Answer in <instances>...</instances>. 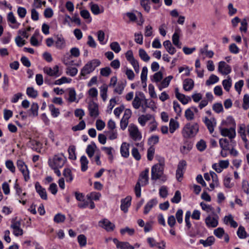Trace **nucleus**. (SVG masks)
<instances>
[{
	"instance_id": "nucleus-1",
	"label": "nucleus",
	"mask_w": 249,
	"mask_h": 249,
	"mask_svg": "<svg viewBox=\"0 0 249 249\" xmlns=\"http://www.w3.org/2000/svg\"><path fill=\"white\" fill-rule=\"evenodd\" d=\"M164 165V159H162L159 163L154 165L152 167V180L161 179L162 181H165L166 180V177L163 175Z\"/></svg>"
},
{
	"instance_id": "nucleus-2",
	"label": "nucleus",
	"mask_w": 249,
	"mask_h": 249,
	"mask_svg": "<svg viewBox=\"0 0 249 249\" xmlns=\"http://www.w3.org/2000/svg\"><path fill=\"white\" fill-rule=\"evenodd\" d=\"M199 130V126L196 123H187L183 128L182 134L185 138L194 137L196 135Z\"/></svg>"
},
{
	"instance_id": "nucleus-3",
	"label": "nucleus",
	"mask_w": 249,
	"mask_h": 249,
	"mask_svg": "<svg viewBox=\"0 0 249 249\" xmlns=\"http://www.w3.org/2000/svg\"><path fill=\"white\" fill-rule=\"evenodd\" d=\"M67 159L63 154L55 155L52 158L48 160V164L50 167L62 168L65 163Z\"/></svg>"
},
{
	"instance_id": "nucleus-4",
	"label": "nucleus",
	"mask_w": 249,
	"mask_h": 249,
	"mask_svg": "<svg viewBox=\"0 0 249 249\" xmlns=\"http://www.w3.org/2000/svg\"><path fill=\"white\" fill-rule=\"evenodd\" d=\"M100 61L98 59H93L88 62L81 69L80 74L85 76L88 74L92 72L95 69L100 65Z\"/></svg>"
},
{
	"instance_id": "nucleus-5",
	"label": "nucleus",
	"mask_w": 249,
	"mask_h": 249,
	"mask_svg": "<svg viewBox=\"0 0 249 249\" xmlns=\"http://www.w3.org/2000/svg\"><path fill=\"white\" fill-rule=\"evenodd\" d=\"M220 130L221 135L224 137H228L231 142L236 137V127H221Z\"/></svg>"
},
{
	"instance_id": "nucleus-6",
	"label": "nucleus",
	"mask_w": 249,
	"mask_h": 249,
	"mask_svg": "<svg viewBox=\"0 0 249 249\" xmlns=\"http://www.w3.org/2000/svg\"><path fill=\"white\" fill-rule=\"evenodd\" d=\"M128 131L130 137L133 141H140L142 139V134L136 125L131 124L129 126Z\"/></svg>"
},
{
	"instance_id": "nucleus-7",
	"label": "nucleus",
	"mask_w": 249,
	"mask_h": 249,
	"mask_svg": "<svg viewBox=\"0 0 249 249\" xmlns=\"http://www.w3.org/2000/svg\"><path fill=\"white\" fill-rule=\"evenodd\" d=\"M17 165L18 168L22 173L25 180L26 181H28L30 178V176L29 171L26 164L23 160H18L17 161Z\"/></svg>"
},
{
	"instance_id": "nucleus-8",
	"label": "nucleus",
	"mask_w": 249,
	"mask_h": 249,
	"mask_svg": "<svg viewBox=\"0 0 249 249\" xmlns=\"http://www.w3.org/2000/svg\"><path fill=\"white\" fill-rule=\"evenodd\" d=\"M21 223L19 221H17L13 219L11 221L10 228L13 230V233L16 236H21L23 232L20 228Z\"/></svg>"
},
{
	"instance_id": "nucleus-9",
	"label": "nucleus",
	"mask_w": 249,
	"mask_h": 249,
	"mask_svg": "<svg viewBox=\"0 0 249 249\" xmlns=\"http://www.w3.org/2000/svg\"><path fill=\"white\" fill-rule=\"evenodd\" d=\"M88 110L90 117L96 118L99 114V107L97 104L91 102L89 104Z\"/></svg>"
},
{
	"instance_id": "nucleus-10",
	"label": "nucleus",
	"mask_w": 249,
	"mask_h": 249,
	"mask_svg": "<svg viewBox=\"0 0 249 249\" xmlns=\"http://www.w3.org/2000/svg\"><path fill=\"white\" fill-rule=\"evenodd\" d=\"M43 71L47 75L54 77H57L61 74L59 71V67L57 65L54 66L53 68L45 67L43 69Z\"/></svg>"
},
{
	"instance_id": "nucleus-11",
	"label": "nucleus",
	"mask_w": 249,
	"mask_h": 249,
	"mask_svg": "<svg viewBox=\"0 0 249 249\" xmlns=\"http://www.w3.org/2000/svg\"><path fill=\"white\" fill-rule=\"evenodd\" d=\"M99 226L108 232L113 231L115 227V225L107 219L100 221Z\"/></svg>"
},
{
	"instance_id": "nucleus-12",
	"label": "nucleus",
	"mask_w": 249,
	"mask_h": 249,
	"mask_svg": "<svg viewBox=\"0 0 249 249\" xmlns=\"http://www.w3.org/2000/svg\"><path fill=\"white\" fill-rule=\"evenodd\" d=\"M54 44L55 47L59 50L63 49L65 47V39L61 35H58L55 36Z\"/></svg>"
},
{
	"instance_id": "nucleus-13",
	"label": "nucleus",
	"mask_w": 249,
	"mask_h": 249,
	"mask_svg": "<svg viewBox=\"0 0 249 249\" xmlns=\"http://www.w3.org/2000/svg\"><path fill=\"white\" fill-rule=\"evenodd\" d=\"M116 248L119 249H134V247L130 245L127 242H120L117 238L113 239Z\"/></svg>"
},
{
	"instance_id": "nucleus-14",
	"label": "nucleus",
	"mask_w": 249,
	"mask_h": 249,
	"mask_svg": "<svg viewBox=\"0 0 249 249\" xmlns=\"http://www.w3.org/2000/svg\"><path fill=\"white\" fill-rule=\"evenodd\" d=\"M7 18L11 28L17 29L19 27L20 23L17 22L13 12H11L8 14Z\"/></svg>"
},
{
	"instance_id": "nucleus-15",
	"label": "nucleus",
	"mask_w": 249,
	"mask_h": 249,
	"mask_svg": "<svg viewBox=\"0 0 249 249\" xmlns=\"http://www.w3.org/2000/svg\"><path fill=\"white\" fill-rule=\"evenodd\" d=\"M139 96L136 94L132 102L133 107L136 109H139L141 106L142 103L144 98V95L142 92H139Z\"/></svg>"
},
{
	"instance_id": "nucleus-16",
	"label": "nucleus",
	"mask_w": 249,
	"mask_h": 249,
	"mask_svg": "<svg viewBox=\"0 0 249 249\" xmlns=\"http://www.w3.org/2000/svg\"><path fill=\"white\" fill-rule=\"evenodd\" d=\"M148 174L149 169L148 168H146L141 173L138 181L142 184V186H145L148 183Z\"/></svg>"
},
{
	"instance_id": "nucleus-17",
	"label": "nucleus",
	"mask_w": 249,
	"mask_h": 249,
	"mask_svg": "<svg viewBox=\"0 0 249 249\" xmlns=\"http://www.w3.org/2000/svg\"><path fill=\"white\" fill-rule=\"evenodd\" d=\"M221 125L223 127H236V123L232 117L229 116L222 121Z\"/></svg>"
},
{
	"instance_id": "nucleus-18",
	"label": "nucleus",
	"mask_w": 249,
	"mask_h": 249,
	"mask_svg": "<svg viewBox=\"0 0 249 249\" xmlns=\"http://www.w3.org/2000/svg\"><path fill=\"white\" fill-rule=\"evenodd\" d=\"M231 67L224 61L219 62V71L222 74L227 75L231 72Z\"/></svg>"
},
{
	"instance_id": "nucleus-19",
	"label": "nucleus",
	"mask_w": 249,
	"mask_h": 249,
	"mask_svg": "<svg viewBox=\"0 0 249 249\" xmlns=\"http://www.w3.org/2000/svg\"><path fill=\"white\" fill-rule=\"evenodd\" d=\"M35 188L36 192L40 197L44 200L47 199V195L45 188H43L38 182L35 183Z\"/></svg>"
},
{
	"instance_id": "nucleus-20",
	"label": "nucleus",
	"mask_w": 249,
	"mask_h": 249,
	"mask_svg": "<svg viewBox=\"0 0 249 249\" xmlns=\"http://www.w3.org/2000/svg\"><path fill=\"white\" fill-rule=\"evenodd\" d=\"M203 121L210 133H212L214 130V127L215 126L216 124V120L213 118L209 119L207 117H205Z\"/></svg>"
},
{
	"instance_id": "nucleus-21",
	"label": "nucleus",
	"mask_w": 249,
	"mask_h": 249,
	"mask_svg": "<svg viewBox=\"0 0 249 249\" xmlns=\"http://www.w3.org/2000/svg\"><path fill=\"white\" fill-rule=\"evenodd\" d=\"M198 112L197 108L195 107H192L187 108L185 111V117L188 121H191L194 119V112Z\"/></svg>"
},
{
	"instance_id": "nucleus-22",
	"label": "nucleus",
	"mask_w": 249,
	"mask_h": 249,
	"mask_svg": "<svg viewBox=\"0 0 249 249\" xmlns=\"http://www.w3.org/2000/svg\"><path fill=\"white\" fill-rule=\"evenodd\" d=\"M27 144L29 147L37 152L40 151L42 147V143L40 142L35 140L30 139L28 142Z\"/></svg>"
},
{
	"instance_id": "nucleus-23",
	"label": "nucleus",
	"mask_w": 249,
	"mask_h": 249,
	"mask_svg": "<svg viewBox=\"0 0 249 249\" xmlns=\"http://www.w3.org/2000/svg\"><path fill=\"white\" fill-rule=\"evenodd\" d=\"M131 201V197L127 196L124 199L121 200V209L124 213L128 211V208L130 206Z\"/></svg>"
},
{
	"instance_id": "nucleus-24",
	"label": "nucleus",
	"mask_w": 249,
	"mask_h": 249,
	"mask_svg": "<svg viewBox=\"0 0 249 249\" xmlns=\"http://www.w3.org/2000/svg\"><path fill=\"white\" fill-rule=\"evenodd\" d=\"M175 95L176 98L183 105L187 104L191 100V98L189 97H186L184 94L179 93V89L177 88L175 89Z\"/></svg>"
},
{
	"instance_id": "nucleus-25",
	"label": "nucleus",
	"mask_w": 249,
	"mask_h": 249,
	"mask_svg": "<svg viewBox=\"0 0 249 249\" xmlns=\"http://www.w3.org/2000/svg\"><path fill=\"white\" fill-rule=\"evenodd\" d=\"M129 144L124 142L122 143L120 147V153L122 157L124 158H127L129 156Z\"/></svg>"
},
{
	"instance_id": "nucleus-26",
	"label": "nucleus",
	"mask_w": 249,
	"mask_h": 249,
	"mask_svg": "<svg viewBox=\"0 0 249 249\" xmlns=\"http://www.w3.org/2000/svg\"><path fill=\"white\" fill-rule=\"evenodd\" d=\"M154 120V117L153 115L150 114H147L146 115H142L138 119L139 123L142 126H144L146 124V122L148 121Z\"/></svg>"
},
{
	"instance_id": "nucleus-27",
	"label": "nucleus",
	"mask_w": 249,
	"mask_h": 249,
	"mask_svg": "<svg viewBox=\"0 0 249 249\" xmlns=\"http://www.w3.org/2000/svg\"><path fill=\"white\" fill-rule=\"evenodd\" d=\"M158 200L156 198H153L149 200L144 206L143 211L144 214H147L151 209L158 204Z\"/></svg>"
},
{
	"instance_id": "nucleus-28",
	"label": "nucleus",
	"mask_w": 249,
	"mask_h": 249,
	"mask_svg": "<svg viewBox=\"0 0 249 249\" xmlns=\"http://www.w3.org/2000/svg\"><path fill=\"white\" fill-rule=\"evenodd\" d=\"M163 45L167 52L171 55L174 54L176 52V48L173 47L170 40H167L163 42Z\"/></svg>"
},
{
	"instance_id": "nucleus-29",
	"label": "nucleus",
	"mask_w": 249,
	"mask_h": 249,
	"mask_svg": "<svg viewBox=\"0 0 249 249\" xmlns=\"http://www.w3.org/2000/svg\"><path fill=\"white\" fill-rule=\"evenodd\" d=\"M38 108L39 106L38 104L36 103H33L31 105L30 109L27 111L29 116H37L38 115Z\"/></svg>"
},
{
	"instance_id": "nucleus-30",
	"label": "nucleus",
	"mask_w": 249,
	"mask_h": 249,
	"mask_svg": "<svg viewBox=\"0 0 249 249\" xmlns=\"http://www.w3.org/2000/svg\"><path fill=\"white\" fill-rule=\"evenodd\" d=\"M200 57H202L203 59H204L205 57L211 58L213 55V53L212 51L208 50L207 45H206L203 48L200 49Z\"/></svg>"
},
{
	"instance_id": "nucleus-31",
	"label": "nucleus",
	"mask_w": 249,
	"mask_h": 249,
	"mask_svg": "<svg viewBox=\"0 0 249 249\" xmlns=\"http://www.w3.org/2000/svg\"><path fill=\"white\" fill-rule=\"evenodd\" d=\"M101 150L105 152V153L108 155V160L111 162H112L114 157L113 153L114 152L113 148L111 147H101Z\"/></svg>"
},
{
	"instance_id": "nucleus-32",
	"label": "nucleus",
	"mask_w": 249,
	"mask_h": 249,
	"mask_svg": "<svg viewBox=\"0 0 249 249\" xmlns=\"http://www.w3.org/2000/svg\"><path fill=\"white\" fill-rule=\"evenodd\" d=\"M180 30L179 29L176 30L175 33L172 36L173 43L178 48H181V43L179 42V33Z\"/></svg>"
},
{
	"instance_id": "nucleus-33",
	"label": "nucleus",
	"mask_w": 249,
	"mask_h": 249,
	"mask_svg": "<svg viewBox=\"0 0 249 249\" xmlns=\"http://www.w3.org/2000/svg\"><path fill=\"white\" fill-rule=\"evenodd\" d=\"M194 86V83L192 79H186L183 81V89L185 91H190L191 90Z\"/></svg>"
},
{
	"instance_id": "nucleus-34",
	"label": "nucleus",
	"mask_w": 249,
	"mask_h": 249,
	"mask_svg": "<svg viewBox=\"0 0 249 249\" xmlns=\"http://www.w3.org/2000/svg\"><path fill=\"white\" fill-rule=\"evenodd\" d=\"M224 223L225 224H230L231 226L233 228H236L238 226L237 223L233 220V217L231 214L225 216L223 219Z\"/></svg>"
},
{
	"instance_id": "nucleus-35",
	"label": "nucleus",
	"mask_w": 249,
	"mask_h": 249,
	"mask_svg": "<svg viewBox=\"0 0 249 249\" xmlns=\"http://www.w3.org/2000/svg\"><path fill=\"white\" fill-rule=\"evenodd\" d=\"M214 237L213 236H211L208 237L206 240L200 239L199 240V243L202 244L204 247H207L212 245L214 242Z\"/></svg>"
},
{
	"instance_id": "nucleus-36",
	"label": "nucleus",
	"mask_w": 249,
	"mask_h": 249,
	"mask_svg": "<svg viewBox=\"0 0 249 249\" xmlns=\"http://www.w3.org/2000/svg\"><path fill=\"white\" fill-rule=\"evenodd\" d=\"M230 140L226 138H221L219 140V143L222 148L224 150H228L230 148Z\"/></svg>"
},
{
	"instance_id": "nucleus-37",
	"label": "nucleus",
	"mask_w": 249,
	"mask_h": 249,
	"mask_svg": "<svg viewBox=\"0 0 249 249\" xmlns=\"http://www.w3.org/2000/svg\"><path fill=\"white\" fill-rule=\"evenodd\" d=\"M81 169L82 172H85L88 168L89 160L85 156H82L80 158Z\"/></svg>"
},
{
	"instance_id": "nucleus-38",
	"label": "nucleus",
	"mask_w": 249,
	"mask_h": 249,
	"mask_svg": "<svg viewBox=\"0 0 249 249\" xmlns=\"http://www.w3.org/2000/svg\"><path fill=\"white\" fill-rule=\"evenodd\" d=\"M96 145L94 143L92 144L88 145L86 149V153L88 154L89 157L92 160L93 156L95 153V148H96Z\"/></svg>"
},
{
	"instance_id": "nucleus-39",
	"label": "nucleus",
	"mask_w": 249,
	"mask_h": 249,
	"mask_svg": "<svg viewBox=\"0 0 249 249\" xmlns=\"http://www.w3.org/2000/svg\"><path fill=\"white\" fill-rule=\"evenodd\" d=\"M179 127L178 123L174 119H171L169 123V131L173 133L175 130Z\"/></svg>"
},
{
	"instance_id": "nucleus-40",
	"label": "nucleus",
	"mask_w": 249,
	"mask_h": 249,
	"mask_svg": "<svg viewBox=\"0 0 249 249\" xmlns=\"http://www.w3.org/2000/svg\"><path fill=\"white\" fill-rule=\"evenodd\" d=\"M173 77L171 75H169L168 77L164 78L161 83L160 85L159 86V89L160 90H161L162 89L167 87L171 81L173 79Z\"/></svg>"
},
{
	"instance_id": "nucleus-41",
	"label": "nucleus",
	"mask_w": 249,
	"mask_h": 249,
	"mask_svg": "<svg viewBox=\"0 0 249 249\" xmlns=\"http://www.w3.org/2000/svg\"><path fill=\"white\" fill-rule=\"evenodd\" d=\"M100 95L104 101H106L107 99V92L108 87L107 85L104 84L100 88Z\"/></svg>"
},
{
	"instance_id": "nucleus-42",
	"label": "nucleus",
	"mask_w": 249,
	"mask_h": 249,
	"mask_svg": "<svg viewBox=\"0 0 249 249\" xmlns=\"http://www.w3.org/2000/svg\"><path fill=\"white\" fill-rule=\"evenodd\" d=\"M63 176L66 178L67 182H71L73 180L71 171L69 168H66L63 171Z\"/></svg>"
},
{
	"instance_id": "nucleus-43",
	"label": "nucleus",
	"mask_w": 249,
	"mask_h": 249,
	"mask_svg": "<svg viewBox=\"0 0 249 249\" xmlns=\"http://www.w3.org/2000/svg\"><path fill=\"white\" fill-rule=\"evenodd\" d=\"M49 108L51 111V115L53 117L56 118L59 115V109L57 108H56L53 104L49 105Z\"/></svg>"
},
{
	"instance_id": "nucleus-44",
	"label": "nucleus",
	"mask_w": 249,
	"mask_h": 249,
	"mask_svg": "<svg viewBox=\"0 0 249 249\" xmlns=\"http://www.w3.org/2000/svg\"><path fill=\"white\" fill-rule=\"evenodd\" d=\"M206 223L209 227H215L218 224V222L213 217L209 216L206 219Z\"/></svg>"
},
{
	"instance_id": "nucleus-45",
	"label": "nucleus",
	"mask_w": 249,
	"mask_h": 249,
	"mask_svg": "<svg viewBox=\"0 0 249 249\" xmlns=\"http://www.w3.org/2000/svg\"><path fill=\"white\" fill-rule=\"evenodd\" d=\"M139 55L141 59L144 62H148L150 60V57L147 54L146 51L143 49H140L139 50Z\"/></svg>"
},
{
	"instance_id": "nucleus-46",
	"label": "nucleus",
	"mask_w": 249,
	"mask_h": 249,
	"mask_svg": "<svg viewBox=\"0 0 249 249\" xmlns=\"http://www.w3.org/2000/svg\"><path fill=\"white\" fill-rule=\"evenodd\" d=\"M230 165L229 161L228 160H221L219 161V173L222 171L227 168Z\"/></svg>"
},
{
	"instance_id": "nucleus-47",
	"label": "nucleus",
	"mask_w": 249,
	"mask_h": 249,
	"mask_svg": "<svg viewBox=\"0 0 249 249\" xmlns=\"http://www.w3.org/2000/svg\"><path fill=\"white\" fill-rule=\"evenodd\" d=\"M237 234L239 238L241 239L245 238L248 236V234L246 231L245 228L241 226H239L238 228Z\"/></svg>"
},
{
	"instance_id": "nucleus-48",
	"label": "nucleus",
	"mask_w": 249,
	"mask_h": 249,
	"mask_svg": "<svg viewBox=\"0 0 249 249\" xmlns=\"http://www.w3.org/2000/svg\"><path fill=\"white\" fill-rule=\"evenodd\" d=\"M90 10L92 13L95 15L103 13L104 11L103 9H102V10H100V8L98 4H93L92 3H91L90 4Z\"/></svg>"
},
{
	"instance_id": "nucleus-49",
	"label": "nucleus",
	"mask_w": 249,
	"mask_h": 249,
	"mask_svg": "<svg viewBox=\"0 0 249 249\" xmlns=\"http://www.w3.org/2000/svg\"><path fill=\"white\" fill-rule=\"evenodd\" d=\"M27 95L30 97L35 98L38 95L37 91L32 87H28L26 89Z\"/></svg>"
},
{
	"instance_id": "nucleus-50",
	"label": "nucleus",
	"mask_w": 249,
	"mask_h": 249,
	"mask_svg": "<svg viewBox=\"0 0 249 249\" xmlns=\"http://www.w3.org/2000/svg\"><path fill=\"white\" fill-rule=\"evenodd\" d=\"M222 85L224 88V89L226 91H229L230 89L231 86V79L228 76V78L227 79H225L222 82Z\"/></svg>"
},
{
	"instance_id": "nucleus-51",
	"label": "nucleus",
	"mask_w": 249,
	"mask_h": 249,
	"mask_svg": "<svg viewBox=\"0 0 249 249\" xmlns=\"http://www.w3.org/2000/svg\"><path fill=\"white\" fill-rule=\"evenodd\" d=\"M86 124L84 121L82 120L79 123L72 127V130L73 131H77L79 130H82L85 128Z\"/></svg>"
},
{
	"instance_id": "nucleus-52",
	"label": "nucleus",
	"mask_w": 249,
	"mask_h": 249,
	"mask_svg": "<svg viewBox=\"0 0 249 249\" xmlns=\"http://www.w3.org/2000/svg\"><path fill=\"white\" fill-rule=\"evenodd\" d=\"M66 219L65 215L58 213L55 215L53 218L54 221L56 223L63 222Z\"/></svg>"
},
{
	"instance_id": "nucleus-53",
	"label": "nucleus",
	"mask_w": 249,
	"mask_h": 249,
	"mask_svg": "<svg viewBox=\"0 0 249 249\" xmlns=\"http://www.w3.org/2000/svg\"><path fill=\"white\" fill-rule=\"evenodd\" d=\"M71 55L67 53L62 58V62L66 66L72 65L73 61L71 60Z\"/></svg>"
},
{
	"instance_id": "nucleus-54",
	"label": "nucleus",
	"mask_w": 249,
	"mask_h": 249,
	"mask_svg": "<svg viewBox=\"0 0 249 249\" xmlns=\"http://www.w3.org/2000/svg\"><path fill=\"white\" fill-rule=\"evenodd\" d=\"M101 196V195L99 193L97 192H92L89 195H88V198L90 200H98L100 197Z\"/></svg>"
},
{
	"instance_id": "nucleus-55",
	"label": "nucleus",
	"mask_w": 249,
	"mask_h": 249,
	"mask_svg": "<svg viewBox=\"0 0 249 249\" xmlns=\"http://www.w3.org/2000/svg\"><path fill=\"white\" fill-rule=\"evenodd\" d=\"M218 81V77L213 74H212L206 81V84L207 86H210L216 83Z\"/></svg>"
},
{
	"instance_id": "nucleus-56",
	"label": "nucleus",
	"mask_w": 249,
	"mask_h": 249,
	"mask_svg": "<svg viewBox=\"0 0 249 249\" xmlns=\"http://www.w3.org/2000/svg\"><path fill=\"white\" fill-rule=\"evenodd\" d=\"M107 135L109 139L111 140H115L117 138L118 133L116 130H108L107 132Z\"/></svg>"
},
{
	"instance_id": "nucleus-57",
	"label": "nucleus",
	"mask_w": 249,
	"mask_h": 249,
	"mask_svg": "<svg viewBox=\"0 0 249 249\" xmlns=\"http://www.w3.org/2000/svg\"><path fill=\"white\" fill-rule=\"evenodd\" d=\"M162 73L160 71H158L155 73L151 77V80L153 82H159L162 79Z\"/></svg>"
},
{
	"instance_id": "nucleus-58",
	"label": "nucleus",
	"mask_w": 249,
	"mask_h": 249,
	"mask_svg": "<svg viewBox=\"0 0 249 249\" xmlns=\"http://www.w3.org/2000/svg\"><path fill=\"white\" fill-rule=\"evenodd\" d=\"M155 149L153 146H151L147 150V158L148 160H152L155 154Z\"/></svg>"
},
{
	"instance_id": "nucleus-59",
	"label": "nucleus",
	"mask_w": 249,
	"mask_h": 249,
	"mask_svg": "<svg viewBox=\"0 0 249 249\" xmlns=\"http://www.w3.org/2000/svg\"><path fill=\"white\" fill-rule=\"evenodd\" d=\"M148 73V69L146 66H144L142 68L141 75V79L142 81V83H143L147 80V76Z\"/></svg>"
},
{
	"instance_id": "nucleus-60",
	"label": "nucleus",
	"mask_w": 249,
	"mask_h": 249,
	"mask_svg": "<svg viewBox=\"0 0 249 249\" xmlns=\"http://www.w3.org/2000/svg\"><path fill=\"white\" fill-rule=\"evenodd\" d=\"M110 47L111 49L115 53H119L121 50V47L117 42H112L110 45Z\"/></svg>"
},
{
	"instance_id": "nucleus-61",
	"label": "nucleus",
	"mask_w": 249,
	"mask_h": 249,
	"mask_svg": "<svg viewBox=\"0 0 249 249\" xmlns=\"http://www.w3.org/2000/svg\"><path fill=\"white\" fill-rule=\"evenodd\" d=\"M150 0H141V5L147 12H149L150 10Z\"/></svg>"
},
{
	"instance_id": "nucleus-62",
	"label": "nucleus",
	"mask_w": 249,
	"mask_h": 249,
	"mask_svg": "<svg viewBox=\"0 0 249 249\" xmlns=\"http://www.w3.org/2000/svg\"><path fill=\"white\" fill-rule=\"evenodd\" d=\"M125 87V84L123 82H119L117 87L114 89V92L118 93L119 94H121L124 89Z\"/></svg>"
},
{
	"instance_id": "nucleus-63",
	"label": "nucleus",
	"mask_w": 249,
	"mask_h": 249,
	"mask_svg": "<svg viewBox=\"0 0 249 249\" xmlns=\"http://www.w3.org/2000/svg\"><path fill=\"white\" fill-rule=\"evenodd\" d=\"M5 166L12 173H14L16 171V168L14 165L13 162L11 160H7L5 161Z\"/></svg>"
},
{
	"instance_id": "nucleus-64",
	"label": "nucleus",
	"mask_w": 249,
	"mask_h": 249,
	"mask_svg": "<svg viewBox=\"0 0 249 249\" xmlns=\"http://www.w3.org/2000/svg\"><path fill=\"white\" fill-rule=\"evenodd\" d=\"M196 146L197 147V149L199 151L202 152L206 148V144L204 140H201L198 142H197Z\"/></svg>"
}]
</instances>
